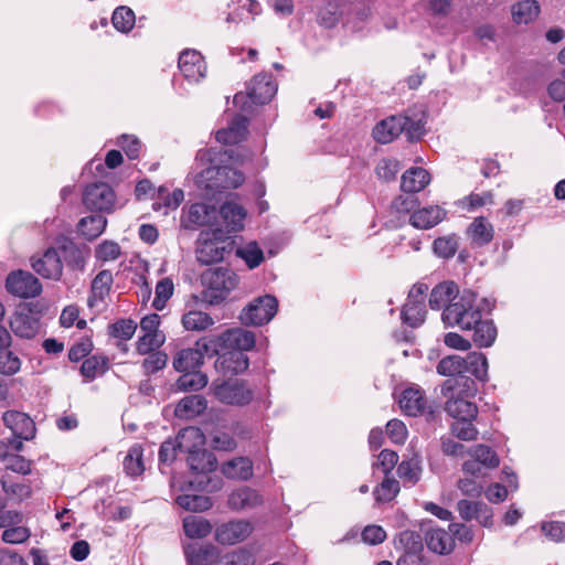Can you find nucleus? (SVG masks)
I'll return each mask as SVG.
<instances>
[{"label":"nucleus","mask_w":565,"mask_h":565,"mask_svg":"<svg viewBox=\"0 0 565 565\" xmlns=\"http://www.w3.org/2000/svg\"><path fill=\"white\" fill-rule=\"evenodd\" d=\"M458 248V242L455 235L438 237L434 241V252L443 258L452 257Z\"/></svg>","instance_id":"nucleus-58"},{"label":"nucleus","mask_w":565,"mask_h":565,"mask_svg":"<svg viewBox=\"0 0 565 565\" xmlns=\"http://www.w3.org/2000/svg\"><path fill=\"white\" fill-rule=\"evenodd\" d=\"M31 266L40 276L46 279L58 280L63 274V263L57 249L47 248L42 257L31 258Z\"/></svg>","instance_id":"nucleus-12"},{"label":"nucleus","mask_w":565,"mask_h":565,"mask_svg":"<svg viewBox=\"0 0 565 565\" xmlns=\"http://www.w3.org/2000/svg\"><path fill=\"white\" fill-rule=\"evenodd\" d=\"M397 473L399 478L411 483H416L420 475V467L418 460L411 459L402 461L397 468Z\"/></svg>","instance_id":"nucleus-62"},{"label":"nucleus","mask_w":565,"mask_h":565,"mask_svg":"<svg viewBox=\"0 0 565 565\" xmlns=\"http://www.w3.org/2000/svg\"><path fill=\"white\" fill-rule=\"evenodd\" d=\"M182 326L188 331H204L214 324L213 318L200 310H190L182 316Z\"/></svg>","instance_id":"nucleus-38"},{"label":"nucleus","mask_w":565,"mask_h":565,"mask_svg":"<svg viewBox=\"0 0 565 565\" xmlns=\"http://www.w3.org/2000/svg\"><path fill=\"white\" fill-rule=\"evenodd\" d=\"M21 369V360L8 347L0 348V374L13 375Z\"/></svg>","instance_id":"nucleus-54"},{"label":"nucleus","mask_w":565,"mask_h":565,"mask_svg":"<svg viewBox=\"0 0 565 565\" xmlns=\"http://www.w3.org/2000/svg\"><path fill=\"white\" fill-rule=\"evenodd\" d=\"M174 285L172 279L166 277L157 282L156 297L152 301V307L157 310H162L167 301L172 297Z\"/></svg>","instance_id":"nucleus-53"},{"label":"nucleus","mask_w":565,"mask_h":565,"mask_svg":"<svg viewBox=\"0 0 565 565\" xmlns=\"http://www.w3.org/2000/svg\"><path fill=\"white\" fill-rule=\"evenodd\" d=\"M228 232H238L244 227L246 210L235 201H226L220 209Z\"/></svg>","instance_id":"nucleus-25"},{"label":"nucleus","mask_w":565,"mask_h":565,"mask_svg":"<svg viewBox=\"0 0 565 565\" xmlns=\"http://www.w3.org/2000/svg\"><path fill=\"white\" fill-rule=\"evenodd\" d=\"M107 225V220L103 215H90L83 217L78 223V231L88 241L98 237Z\"/></svg>","instance_id":"nucleus-39"},{"label":"nucleus","mask_w":565,"mask_h":565,"mask_svg":"<svg viewBox=\"0 0 565 565\" xmlns=\"http://www.w3.org/2000/svg\"><path fill=\"white\" fill-rule=\"evenodd\" d=\"M196 259L203 265L217 263L223 259V248L214 242L206 241L198 247Z\"/></svg>","instance_id":"nucleus-47"},{"label":"nucleus","mask_w":565,"mask_h":565,"mask_svg":"<svg viewBox=\"0 0 565 565\" xmlns=\"http://www.w3.org/2000/svg\"><path fill=\"white\" fill-rule=\"evenodd\" d=\"M211 340L214 344L215 354H218L220 350H239L244 353L252 350L256 342L255 333L242 328L226 330L216 337H212Z\"/></svg>","instance_id":"nucleus-8"},{"label":"nucleus","mask_w":565,"mask_h":565,"mask_svg":"<svg viewBox=\"0 0 565 565\" xmlns=\"http://www.w3.org/2000/svg\"><path fill=\"white\" fill-rule=\"evenodd\" d=\"M247 119L243 116L235 117L227 128L216 132V140L224 145H235L245 139L247 135Z\"/></svg>","instance_id":"nucleus-26"},{"label":"nucleus","mask_w":565,"mask_h":565,"mask_svg":"<svg viewBox=\"0 0 565 565\" xmlns=\"http://www.w3.org/2000/svg\"><path fill=\"white\" fill-rule=\"evenodd\" d=\"M470 374L479 381L488 380V361L481 352H470L463 356V375Z\"/></svg>","instance_id":"nucleus-31"},{"label":"nucleus","mask_w":565,"mask_h":565,"mask_svg":"<svg viewBox=\"0 0 565 565\" xmlns=\"http://www.w3.org/2000/svg\"><path fill=\"white\" fill-rule=\"evenodd\" d=\"M125 471L132 477L141 475L145 470L142 461V448L138 445L132 446L124 460Z\"/></svg>","instance_id":"nucleus-49"},{"label":"nucleus","mask_w":565,"mask_h":565,"mask_svg":"<svg viewBox=\"0 0 565 565\" xmlns=\"http://www.w3.org/2000/svg\"><path fill=\"white\" fill-rule=\"evenodd\" d=\"M512 19L518 24L532 22L540 13V6L535 0H519L511 9Z\"/></svg>","instance_id":"nucleus-36"},{"label":"nucleus","mask_w":565,"mask_h":565,"mask_svg":"<svg viewBox=\"0 0 565 565\" xmlns=\"http://www.w3.org/2000/svg\"><path fill=\"white\" fill-rule=\"evenodd\" d=\"M399 492V483L393 478H385L380 487L374 490V497L377 502H387L395 498Z\"/></svg>","instance_id":"nucleus-57"},{"label":"nucleus","mask_w":565,"mask_h":565,"mask_svg":"<svg viewBox=\"0 0 565 565\" xmlns=\"http://www.w3.org/2000/svg\"><path fill=\"white\" fill-rule=\"evenodd\" d=\"M425 541L430 551L437 554H448L454 550V539L450 532L444 529H428Z\"/></svg>","instance_id":"nucleus-27"},{"label":"nucleus","mask_w":565,"mask_h":565,"mask_svg":"<svg viewBox=\"0 0 565 565\" xmlns=\"http://www.w3.org/2000/svg\"><path fill=\"white\" fill-rule=\"evenodd\" d=\"M210 391L218 402L231 406H245L254 398V391L242 380H215Z\"/></svg>","instance_id":"nucleus-5"},{"label":"nucleus","mask_w":565,"mask_h":565,"mask_svg":"<svg viewBox=\"0 0 565 565\" xmlns=\"http://www.w3.org/2000/svg\"><path fill=\"white\" fill-rule=\"evenodd\" d=\"M113 282L114 277L110 270H102L95 276L90 285V295L87 299L89 308L98 307L105 301L110 292Z\"/></svg>","instance_id":"nucleus-20"},{"label":"nucleus","mask_w":565,"mask_h":565,"mask_svg":"<svg viewBox=\"0 0 565 565\" xmlns=\"http://www.w3.org/2000/svg\"><path fill=\"white\" fill-rule=\"evenodd\" d=\"M264 503L263 495L255 489L243 486L228 494L227 505L236 512L248 511Z\"/></svg>","instance_id":"nucleus-14"},{"label":"nucleus","mask_w":565,"mask_h":565,"mask_svg":"<svg viewBox=\"0 0 565 565\" xmlns=\"http://www.w3.org/2000/svg\"><path fill=\"white\" fill-rule=\"evenodd\" d=\"M185 555L191 565H213L220 558V550L213 544L188 546Z\"/></svg>","instance_id":"nucleus-23"},{"label":"nucleus","mask_w":565,"mask_h":565,"mask_svg":"<svg viewBox=\"0 0 565 565\" xmlns=\"http://www.w3.org/2000/svg\"><path fill=\"white\" fill-rule=\"evenodd\" d=\"M61 252V258H64L67 266L72 267L73 269L81 270L84 268L86 256L84 252L73 242L68 241L63 244Z\"/></svg>","instance_id":"nucleus-46"},{"label":"nucleus","mask_w":565,"mask_h":565,"mask_svg":"<svg viewBox=\"0 0 565 565\" xmlns=\"http://www.w3.org/2000/svg\"><path fill=\"white\" fill-rule=\"evenodd\" d=\"M217 211L214 206L195 203L190 206L188 222L192 226H212L216 220Z\"/></svg>","instance_id":"nucleus-30"},{"label":"nucleus","mask_w":565,"mask_h":565,"mask_svg":"<svg viewBox=\"0 0 565 565\" xmlns=\"http://www.w3.org/2000/svg\"><path fill=\"white\" fill-rule=\"evenodd\" d=\"M430 182V174L424 168H411L406 170L401 180V189L407 193H417L424 190Z\"/></svg>","instance_id":"nucleus-24"},{"label":"nucleus","mask_w":565,"mask_h":565,"mask_svg":"<svg viewBox=\"0 0 565 565\" xmlns=\"http://www.w3.org/2000/svg\"><path fill=\"white\" fill-rule=\"evenodd\" d=\"M278 301L274 296L265 295L250 301L241 312L239 320L244 326H263L276 315Z\"/></svg>","instance_id":"nucleus-6"},{"label":"nucleus","mask_w":565,"mask_h":565,"mask_svg":"<svg viewBox=\"0 0 565 565\" xmlns=\"http://www.w3.org/2000/svg\"><path fill=\"white\" fill-rule=\"evenodd\" d=\"M437 373L450 379L465 377L463 376V356L452 354L443 358L437 364Z\"/></svg>","instance_id":"nucleus-40"},{"label":"nucleus","mask_w":565,"mask_h":565,"mask_svg":"<svg viewBox=\"0 0 565 565\" xmlns=\"http://www.w3.org/2000/svg\"><path fill=\"white\" fill-rule=\"evenodd\" d=\"M406 122L407 116H391L375 125L373 137L380 143H388L404 131Z\"/></svg>","instance_id":"nucleus-18"},{"label":"nucleus","mask_w":565,"mask_h":565,"mask_svg":"<svg viewBox=\"0 0 565 565\" xmlns=\"http://www.w3.org/2000/svg\"><path fill=\"white\" fill-rule=\"evenodd\" d=\"M447 215L439 205H430L415 210L409 216V223L417 230H429L439 224Z\"/></svg>","instance_id":"nucleus-19"},{"label":"nucleus","mask_w":565,"mask_h":565,"mask_svg":"<svg viewBox=\"0 0 565 565\" xmlns=\"http://www.w3.org/2000/svg\"><path fill=\"white\" fill-rule=\"evenodd\" d=\"M205 354H215L211 338L204 337L195 342L194 348L179 351L173 359V366L178 372H189L198 369Z\"/></svg>","instance_id":"nucleus-7"},{"label":"nucleus","mask_w":565,"mask_h":565,"mask_svg":"<svg viewBox=\"0 0 565 565\" xmlns=\"http://www.w3.org/2000/svg\"><path fill=\"white\" fill-rule=\"evenodd\" d=\"M244 180V174L234 168L210 166L196 175L195 183L206 191V195L213 196L223 189L238 188Z\"/></svg>","instance_id":"nucleus-3"},{"label":"nucleus","mask_w":565,"mask_h":565,"mask_svg":"<svg viewBox=\"0 0 565 565\" xmlns=\"http://www.w3.org/2000/svg\"><path fill=\"white\" fill-rule=\"evenodd\" d=\"M480 318L481 310L476 305V295L470 290L463 291L457 301L448 303L441 316L445 324L465 331L471 330Z\"/></svg>","instance_id":"nucleus-2"},{"label":"nucleus","mask_w":565,"mask_h":565,"mask_svg":"<svg viewBox=\"0 0 565 565\" xmlns=\"http://www.w3.org/2000/svg\"><path fill=\"white\" fill-rule=\"evenodd\" d=\"M2 489L12 498H17L18 500H24L31 495V488L24 483H17L11 480L9 476H4L1 480Z\"/></svg>","instance_id":"nucleus-59"},{"label":"nucleus","mask_w":565,"mask_h":565,"mask_svg":"<svg viewBox=\"0 0 565 565\" xmlns=\"http://www.w3.org/2000/svg\"><path fill=\"white\" fill-rule=\"evenodd\" d=\"M7 290L19 298H34L42 291L40 280L29 271L17 270L8 275Z\"/></svg>","instance_id":"nucleus-9"},{"label":"nucleus","mask_w":565,"mask_h":565,"mask_svg":"<svg viewBox=\"0 0 565 565\" xmlns=\"http://www.w3.org/2000/svg\"><path fill=\"white\" fill-rule=\"evenodd\" d=\"M175 439L179 450L186 454L192 452V450L202 449L205 445V436L198 427L183 428Z\"/></svg>","instance_id":"nucleus-29"},{"label":"nucleus","mask_w":565,"mask_h":565,"mask_svg":"<svg viewBox=\"0 0 565 565\" xmlns=\"http://www.w3.org/2000/svg\"><path fill=\"white\" fill-rule=\"evenodd\" d=\"M108 369V359L102 355H92L84 360L81 366V373L87 380L103 375Z\"/></svg>","instance_id":"nucleus-45"},{"label":"nucleus","mask_w":565,"mask_h":565,"mask_svg":"<svg viewBox=\"0 0 565 565\" xmlns=\"http://www.w3.org/2000/svg\"><path fill=\"white\" fill-rule=\"evenodd\" d=\"M177 381V386L180 391H199L206 386L207 376L200 372H184Z\"/></svg>","instance_id":"nucleus-50"},{"label":"nucleus","mask_w":565,"mask_h":565,"mask_svg":"<svg viewBox=\"0 0 565 565\" xmlns=\"http://www.w3.org/2000/svg\"><path fill=\"white\" fill-rule=\"evenodd\" d=\"M253 530V524L247 520H232L216 526L214 539L222 545H234L245 541Z\"/></svg>","instance_id":"nucleus-10"},{"label":"nucleus","mask_w":565,"mask_h":565,"mask_svg":"<svg viewBox=\"0 0 565 565\" xmlns=\"http://www.w3.org/2000/svg\"><path fill=\"white\" fill-rule=\"evenodd\" d=\"M203 282L206 286L205 298L216 305L223 301L238 284L237 275L228 268L210 269L203 275Z\"/></svg>","instance_id":"nucleus-4"},{"label":"nucleus","mask_w":565,"mask_h":565,"mask_svg":"<svg viewBox=\"0 0 565 565\" xmlns=\"http://www.w3.org/2000/svg\"><path fill=\"white\" fill-rule=\"evenodd\" d=\"M207 406L202 395H189L182 398L177 406V414L180 416H195L201 414Z\"/></svg>","instance_id":"nucleus-41"},{"label":"nucleus","mask_w":565,"mask_h":565,"mask_svg":"<svg viewBox=\"0 0 565 565\" xmlns=\"http://www.w3.org/2000/svg\"><path fill=\"white\" fill-rule=\"evenodd\" d=\"M179 70L189 82H199L205 76L204 57L195 50H184L179 56Z\"/></svg>","instance_id":"nucleus-13"},{"label":"nucleus","mask_w":565,"mask_h":565,"mask_svg":"<svg viewBox=\"0 0 565 565\" xmlns=\"http://www.w3.org/2000/svg\"><path fill=\"white\" fill-rule=\"evenodd\" d=\"M2 420L4 425L11 429L13 435L18 438H24V440L32 439L35 435L34 422L26 414L8 411L3 414Z\"/></svg>","instance_id":"nucleus-17"},{"label":"nucleus","mask_w":565,"mask_h":565,"mask_svg":"<svg viewBox=\"0 0 565 565\" xmlns=\"http://www.w3.org/2000/svg\"><path fill=\"white\" fill-rule=\"evenodd\" d=\"M222 471L227 478L248 480L253 476V462L246 457H237L224 463Z\"/></svg>","instance_id":"nucleus-35"},{"label":"nucleus","mask_w":565,"mask_h":565,"mask_svg":"<svg viewBox=\"0 0 565 565\" xmlns=\"http://www.w3.org/2000/svg\"><path fill=\"white\" fill-rule=\"evenodd\" d=\"M467 235L477 247L488 245L494 236L492 224L484 217H476L467 228Z\"/></svg>","instance_id":"nucleus-28"},{"label":"nucleus","mask_w":565,"mask_h":565,"mask_svg":"<svg viewBox=\"0 0 565 565\" xmlns=\"http://www.w3.org/2000/svg\"><path fill=\"white\" fill-rule=\"evenodd\" d=\"M473 420L475 419H457V422L451 425V433L460 440H476L478 437V429L472 424Z\"/></svg>","instance_id":"nucleus-56"},{"label":"nucleus","mask_w":565,"mask_h":565,"mask_svg":"<svg viewBox=\"0 0 565 565\" xmlns=\"http://www.w3.org/2000/svg\"><path fill=\"white\" fill-rule=\"evenodd\" d=\"M395 544L403 550V553L424 551L420 535L409 530L401 532L395 540Z\"/></svg>","instance_id":"nucleus-52"},{"label":"nucleus","mask_w":565,"mask_h":565,"mask_svg":"<svg viewBox=\"0 0 565 565\" xmlns=\"http://www.w3.org/2000/svg\"><path fill=\"white\" fill-rule=\"evenodd\" d=\"M10 328L20 338L32 339L39 331V322L25 313H15L10 319Z\"/></svg>","instance_id":"nucleus-33"},{"label":"nucleus","mask_w":565,"mask_h":565,"mask_svg":"<svg viewBox=\"0 0 565 565\" xmlns=\"http://www.w3.org/2000/svg\"><path fill=\"white\" fill-rule=\"evenodd\" d=\"M236 254L246 262L249 268L258 267L264 260L263 250L256 243L248 244L244 248H238Z\"/></svg>","instance_id":"nucleus-60"},{"label":"nucleus","mask_w":565,"mask_h":565,"mask_svg":"<svg viewBox=\"0 0 565 565\" xmlns=\"http://www.w3.org/2000/svg\"><path fill=\"white\" fill-rule=\"evenodd\" d=\"M459 289L452 281H445L435 286L429 296V306L434 310L446 308L448 303L458 300Z\"/></svg>","instance_id":"nucleus-22"},{"label":"nucleus","mask_w":565,"mask_h":565,"mask_svg":"<svg viewBox=\"0 0 565 565\" xmlns=\"http://www.w3.org/2000/svg\"><path fill=\"white\" fill-rule=\"evenodd\" d=\"M476 393V381L470 377L446 380L441 385V395L447 399L445 411L456 419H476L478 407L469 401Z\"/></svg>","instance_id":"nucleus-1"},{"label":"nucleus","mask_w":565,"mask_h":565,"mask_svg":"<svg viewBox=\"0 0 565 565\" xmlns=\"http://www.w3.org/2000/svg\"><path fill=\"white\" fill-rule=\"evenodd\" d=\"M470 331H473L472 341L478 348L491 347L497 338V328L493 322L491 320H482V317Z\"/></svg>","instance_id":"nucleus-32"},{"label":"nucleus","mask_w":565,"mask_h":565,"mask_svg":"<svg viewBox=\"0 0 565 565\" xmlns=\"http://www.w3.org/2000/svg\"><path fill=\"white\" fill-rule=\"evenodd\" d=\"M164 340L166 338L162 332L145 333L137 341V352L142 355L149 354L150 352L161 347Z\"/></svg>","instance_id":"nucleus-55"},{"label":"nucleus","mask_w":565,"mask_h":565,"mask_svg":"<svg viewBox=\"0 0 565 565\" xmlns=\"http://www.w3.org/2000/svg\"><path fill=\"white\" fill-rule=\"evenodd\" d=\"M216 565H253V557L249 552L239 548L220 557Z\"/></svg>","instance_id":"nucleus-61"},{"label":"nucleus","mask_w":565,"mask_h":565,"mask_svg":"<svg viewBox=\"0 0 565 565\" xmlns=\"http://www.w3.org/2000/svg\"><path fill=\"white\" fill-rule=\"evenodd\" d=\"M468 456L481 463L487 469L497 468L500 463L499 457L494 450L486 445H477L469 448Z\"/></svg>","instance_id":"nucleus-42"},{"label":"nucleus","mask_w":565,"mask_h":565,"mask_svg":"<svg viewBox=\"0 0 565 565\" xmlns=\"http://www.w3.org/2000/svg\"><path fill=\"white\" fill-rule=\"evenodd\" d=\"M215 361V369L223 375H236L248 369L249 361L239 350H224Z\"/></svg>","instance_id":"nucleus-16"},{"label":"nucleus","mask_w":565,"mask_h":565,"mask_svg":"<svg viewBox=\"0 0 565 565\" xmlns=\"http://www.w3.org/2000/svg\"><path fill=\"white\" fill-rule=\"evenodd\" d=\"M398 403L401 409L409 416L422 415L427 406L425 394L418 387H408L404 390Z\"/></svg>","instance_id":"nucleus-21"},{"label":"nucleus","mask_w":565,"mask_h":565,"mask_svg":"<svg viewBox=\"0 0 565 565\" xmlns=\"http://www.w3.org/2000/svg\"><path fill=\"white\" fill-rule=\"evenodd\" d=\"M277 92V86L273 82L271 75L258 74L253 77L247 87V97L253 104L264 105L271 100Z\"/></svg>","instance_id":"nucleus-15"},{"label":"nucleus","mask_w":565,"mask_h":565,"mask_svg":"<svg viewBox=\"0 0 565 565\" xmlns=\"http://www.w3.org/2000/svg\"><path fill=\"white\" fill-rule=\"evenodd\" d=\"M183 530L190 539H203L212 532V524L202 516L189 515L183 520Z\"/></svg>","instance_id":"nucleus-37"},{"label":"nucleus","mask_w":565,"mask_h":565,"mask_svg":"<svg viewBox=\"0 0 565 565\" xmlns=\"http://www.w3.org/2000/svg\"><path fill=\"white\" fill-rule=\"evenodd\" d=\"M177 503L186 511L203 512L212 508L210 497L203 494H182L177 498Z\"/></svg>","instance_id":"nucleus-43"},{"label":"nucleus","mask_w":565,"mask_h":565,"mask_svg":"<svg viewBox=\"0 0 565 565\" xmlns=\"http://www.w3.org/2000/svg\"><path fill=\"white\" fill-rule=\"evenodd\" d=\"M83 203L89 210L110 212L115 204V192L106 183H93L83 193Z\"/></svg>","instance_id":"nucleus-11"},{"label":"nucleus","mask_w":565,"mask_h":565,"mask_svg":"<svg viewBox=\"0 0 565 565\" xmlns=\"http://www.w3.org/2000/svg\"><path fill=\"white\" fill-rule=\"evenodd\" d=\"M136 328L137 324L132 320H120L109 326V333L114 338L129 340L132 338Z\"/></svg>","instance_id":"nucleus-64"},{"label":"nucleus","mask_w":565,"mask_h":565,"mask_svg":"<svg viewBox=\"0 0 565 565\" xmlns=\"http://www.w3.org/2000/svg\"><path fill=\"white\" fill-rule=\"evenodd\" d=\"M404 323L412 328L419 327L426 318L425 303L406 301L401 313Z\"/></svg>","instance_id":"nucleus-44"},{"label":"nucleus","mask_w":565,"mask_h":565,"mask_svg":"<svg viewBox=\"0 0 565 565\" xmlns=\"http://www.w3.org/2000/svg\"><path fill=\"white\" fill-rule=\"evenodd\" d=\"M186 461L190 469L198 473L213 471L216 468V458L204 448L189 452Z\"/></svg>","instance_id":"nucleus-34"},{"label":"nucleus","mask_w":565,"mask_h":565,"mask_svg":"<svg viewBox=\"0 0 565 565\" xmlns=\"http://www.w3.org/2000/svg\"><path fill=\"white\" fill-rule=\"evenodd\" d=\"M120 246L114 241H105L95 249V256L102 262H111L119 257Z\"/></svg>","instance_id":"nucleus-63"},{"label":"nucleus","mask_w":565,"mask_h":565,"mask_svg":"<svg viewBox=\"0 0 565 565\" xmlns=\"http://www.w3.org/2000/svg\"><path fill=\"white\" fill-rule=\"evenodd\" d=\"M111 21L115 29L122 33H127L135 25V13L128 7H119L114 11Z\"/></svg>","instance_id":"nucleus-51"},{"label":"nucleus","mask_w":565,"mask_h":565,"mask_svg":"<svg viewBox=\"0 0 565 565\" xmlns=\"http://www.w3.org/2000/svg\"><path fill=\"white\" fill-rule=\"evenodd\" d=\"M158 202L153 204L154 210H159L161 206L175 210L184 200V192L181 189H175L171 194L166 186L158 189L157 195Z\"/></svg>","instance_id":"nucleus-48"}]
</instances>
